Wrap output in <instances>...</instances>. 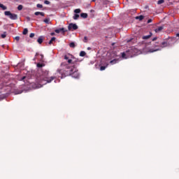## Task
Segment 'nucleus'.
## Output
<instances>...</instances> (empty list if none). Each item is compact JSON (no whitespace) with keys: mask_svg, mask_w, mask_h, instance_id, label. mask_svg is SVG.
<instances>
[{"mask_svg":"<svg viewBox=\"0 0 179 179\" xmlns=\"http://www.w3.org/2000/svg\"><path fill=\"white\" fill-rule=\"evenodd\" d=\"M62 69H58L57 72L62 75V78H66V76H71L75 79L79 78L80 74L78 70L76 67V65L68 64L66 62L61 64Z\"/></svg>","mask_w":179,"mask_h":179,"instance_id":"1","label":"nucleus"},{"mask_svg":"<svg viewBox=\"0 0 179 179\" xmlns=\"http://www.w3.org/2000/svg\"><path fill=\"white\" fill-rule=\"evenodd\" d=\"M55 79V76H49V71L47 70H38L36 74V80L41 86L45 85L48 83H50Z\"/></svg>","mask_w":179,"mask_h":179,"instance_id":"2","label":"nucleus"},{"mask_svg":"<svg viewBox=\"0 0 179 179\" xmlns=\"http://www.w3.org/2000/svg\"><path fill=\"white\" fill-rule=\"evenodd\" d=\"M4 15L6 16H8L12 20H16L18 18V16L17 14L12 13L10 11H5Z\"/></svg>","mask_w":179,"mask_h":179,"instance_id":"3","label":"nucleus"},{"mask_svg":"<svg viewBox=\"0 0 179 179\" xmlns=\"http://www.w3.org/2000/svg\"><path fill=\"white\" fill-rule=\"evenodd\" d=\"M64 59L67 60V64L76 65V63L78 62V59L73 58V59H69L68 55L64 56Z\"/></svg>","mask_w":179,"mask_h":179,"instance_id":"4","label":"nucleus"},{"mask_svg":"<svg viewBox=\"0 0 179 179\" xmlns=\"http://www.w3.org/2000/svg\"><path fill=\"white\" fill-rule=\"evenodd\" d=\"M168 46H169L168 42H165V41L159 43V45L158 43H156V45H155V48H166Z\"/></svg>","mask_w":179,"mask_h":179,"instance_id":"5","label":"nucleus"},{"mask_svg":"<svg viewBox=\"0 0 179 179\" xmlns=\"http://www.w3.org/2000/svg\"><path fill=\"white\" fill-rule=\"evenodd\" d=\"M78 29V27L77 26L76 24L71 23L69 25V31H71V29H73V31H74V30H77Z\"/></svg>","mask_w":179,"mask_h":179,"instance_id":"6","label":"nucleus"},{"mask_svg":"<svg viewBox=\"0 0 179 179\" xmlns=\"http://www.w3.org/2000/svg\"><path fill=\"white\" fill-rule=\"evenodd\" d=\"M55 33H62V34H65L66 32H67V29H65V28H59L55 30Z\"/></svg>","mask_w":179,"mask_h":179,"instance_id":"7","label":"nucleus"},{"mask_svg":"<svg viewBox=\"0 0 179 179\" xmlns=\"http://www.w3.org/2000/svg\"><path fill=\"white\" fill-rule=\"evenodd\" d=\"M152 36V32H150V34L148 36H142V39L143 40H148L149 38H150Z\"/></svg>","mask_w":179,"mask_h":179,"instance_id":"8","label":"nucleus"},{"mask_svg":"<svg viewBox=\"0 0 179 179\" xmlns=\"http://www.w3.org/2000/svg\"><path fill=\"white\" fill-rule=\"evenodd\" d=\"M164 29V27L161 26L155 29V31L156 33H160Z\"/></svg>","mask_w":179,"mask_h":179,"instance_id":"9","label":"nucleus"},{"mask_svg":"<svg viewBox=\"0 0 179 179\" xmlns=\"http://www.w3.org/2000/svg\"><path fill=\"white\" fill-rule=\"evenodd\" d=\"M43 41V36H39L38 38L37 39V42L39 44H42Z\"/></svg>","mask_w":179,"mask_h":179,"instance_id":"10","label":"nucleus"},{"mask_svg":"<svg viewBox=\"0 0 179 179\" xmlns=\"http://www.w3.org/2000/svg\"><path fill=\"white\" fill-rule=\"evenodd\" d=\"M35 15L36 16L41 15V17H44L45 16V13H41V12H36L35 13Z\"/></svg>","mask_w":179,"mask_h":179,"instance_id":"11","label":"nucleus"},{"mask_svg":"<svg viewBox=\"0 0 179 179\" xmlns=\"http://www.w3.org/2000/svg\"><path fill=\"white\" fill-rule=\"evenodd\" d=\"M118 62H119L118 59H114L113 60H110V64H117Z\"/></svg>","mask_w":179,"mask_h":179,"instance_id":"12","label":"nucleus"},{"mask_svg":"<svg viewBox=\"0 0 179 179\" xmlns=\"http://www.w3.org/2000/svg\"><path fill=\"white\" fill-rule=\"evenodd\" d=\"M80 17H83V18H84V19H85V18L87 17V13H82L80 14Z\"/></svg>","mask_w":179,"mask_h":179,"instance_id":"13","label":"nucleus"},{"mask_svg":"<svg viewBox=\"0 0 179 179\" xmlns=\"http://www.w3.org/2000/svg\"><path fill=\"white\" fill-rule=\"evenodd\" d=\"M136 19L139 20H143L144 19L143 15H139L138 17H136Z\"/></svg>","mask_w":179,"mask_h":179,"instance_id":"14","label":"nucleus"},{"mask_svg":"<svg viewBox=\"0 0 179 179\" xmlns=\"http://www.w3.org/2000/svg\"><path fill=\"white\" fill-rule=\"evenodd\" d=\"M55 39H56V38H55V37H52V39H50V41H49L48 44H49V45L52 44L53 41H55Z\"/></svg>","mask_w":179,"mask_h":179,"instance_id":"15","label":"nucleus"},{"mask_svg":"<svg viewBox=\"0 0 179 179\" xmlns=\"http://www.w3.org/2000/svg\"><path fill=\"white\" fill-rule=\"evenodd\" d=\"M158 50H161V48H155V50L151 49V50H149V52H155L158 51Z\"/></svg>","mask_w":179,"mask_h":179,"instance_id":"16","label":"nucleus"},{"mask_svg":"<svg viewBox=\"0 0 179 179\" xmlns=\"http://www.w3.org/2000/svg\"><path fill=\"white\" fill-rule=\"evenodd\" d=\"M86 55V52L81 51L80 52V57H85Z\"/></svg>","mask_w":179,"mask_h":179,"instance_id":"17","label":"nucleus"},{"mask_svg":"<svg viewBox=\"0 0 179 179\" xmlns=\"http://www.w3.org/2000/svg\"><path fill=\"white\" fill-rule=\"evenodd\" d=\"M0 8H2L3 10L7 9V7L1 3H0Z\"/></svg>","mask_w":179,"mask_h":179,"instance_id":"18","label":"nucleus"},{"mask_svg":"<svg viewBox=\"0 0 179 179\" xmlns=\"http://www.w3.org/2000/svg\"><path fill=\"white\" fill-rule=\"evenodd\" d=\"M27 33H28L27 28H24V30H23L22 34L26 35V34H27Z\"/></svg>","mask_w":179,"mask_h":179,"instance_id":"19","label":"nucleus"},{"mask_svg":"<svg viewBox=\"0 0 179 179\" xmlns=\"http://www.w3.org/2000/svg\"><path fill=\"white\" fill-rule=\"evenodd\" d=\"M70 48H76V44L73 42L71 43H70Z\"/></svg>","mask_w":179,"mask_h":179,"instance_id":"20","label":"nucleus"},{"mask_svg":"<svg viewBox=\"0 0 179 179\" xmlns=\"http://www.w3.org/2000/svg\"><path fill=\"white\" fill-rule=\"evenodd\" d=\"M44 66H45L44 64H40V63H38V64H37V67H38V68H42V67H43Z\"/></svg>","mask_w":179,"mask_h":179,"instance_id":"21","label":"nucleus"},{"mask_svg":"<svg viewBox=\"0 0 179 179\" xmlns=\"http://www.w3.org/2000/svg\"><path fill=\"white\" fill-rule=\"evenodd\" d=\"M79 17V15L78 14H75L73 16V20H78Z\"/></svg>","mask_w":179,"mask_h":179,"instance_id":"22","label":"nucleus"},{"mask_svg":"<svg viewBox=\"0 0 179 179\" xmlns=\"http://www.w3.org/2000/svg\"><path fill=\"white\" fill-rule=\"evenodd\" d=\"M107 67H108V66H101V67H100V71H105V69H106Z\"/></svg>","mask_w":179,"mask_h":179,"instance_id":"23","label":"nucleus"},{"mask_svg":"<svg viewBox=\"0 0 179 179\" xmlns=\"http://www.w3.org/2000/svg\"><path fill=\"white\" fill-rule=\"evenodd\" d=\"M83 41L84 43H87V41H88L87 37V36H84Z\"/></svg>","mask_w":179,"mask_h":179,"instance_id":"24","label":"nucleus"},{"mask_svg":"<svg viewBox=\"0 0 179 179\" xmlns=\"http://www.w3.org/2000/svg\"><path fill=\"white\" fill-rule=\"evenodd\" d=\"M17 9L22 10V9H23V6L22 4L19 5Z\"/></svg>","mask_w":179,"mask_h":179,"instance_id":"25","label":"nucleus"},{"mask_svg":"<svg viewBox=\"0 0 179 179\" xmlns=\"http://www.w3.org/2000/svg\"><path fill=\"white\" fill-rule=\"evenodd\" d=\"M74 13H80V9H79V8H77V9H76L75 10H74Z\"/></svg>","mask_w":179,"mask_h":179,"instance_id":"26","label":"nucleus"},{"mask_svg":"<svg viewBox=\"0 0 179 179\" xmlns=\"http://www.w3.org/2000/svg\"><path fill=\"white\" fill-rule=\"evenodd\" d=\"M44 22L47 24H49V22H50V19H45L44 20Z\"/></svg>","mask_w":179,"mask_h":179,"instance_id":"27","label":"nucleus"},{"mask_svg":"<svg viewBox=\"0 0 179 179\" xmlns=\"http://www.w3.org/2000/svg\"><path fill=\"white\" fill-rule=\"evenodd\" d=\"M122 57L123 59H127V57H126V53H125V52H122Z\"/></svg>","mask_w":179,"mask_h":179,"instance_id":"28","label":"nucleus"},{"mask_svg":"<svg viewBox=\"0 0 179 179\" xmlns=\"http://www.w3.org/2000/svg\"><path fill=\"white\" fill-rule=\"evenodd\" d=\"M164 1H158L157 4V5H161V4L164 3Z\"/></svg>","mask_w":179,"mask_h":179,"instance_id":"29","label":"nucleus"},{"mask_svg":"<svg viewBox=\"0 0 179 179\" xmlns=\"http://www.w3.org/2000/svg\"><path fill=\"white\" fill-rule=\"evenodd\" d=\"M1 38H6V32H4V33L1 35Z\"/></svg>","mask_w":179,"mask_h":179,"instance_id":"30","label":"nucleus"},{"mask_svg":"<svg viewBox=\"0 0 179 179\" xmlns=\"http://www.w3.org/2000/svg\"><path fill=\"white\" fill-rule=\"evenodd\" d=\"M40 57H41L40 61H41V62H43V58H44L43 55L41 54V55H40Z\"/></svg>","mask_w":179,"mask_h":179,"instance_id":"31","label":"nucleus"},{"mask_svg":"<svg viewBox=\"0 0 179 179\" xmlns=\"http://www.w3.org/2000/svg\"><path fill=\"white\" fill-rule=\"evenodd\" d=\"M34 36H35V34L31 33V34H30V35H29V38H32L34 37Z\"/></svg>","mask_w":179,"mask_h":179,"instance_id":"32","label":"nucleus"},{"mask_svg":"<svg viewBox=\"0 0 179 179\" xmlns=\"http://www.w3.org/2000/svg\"><path fill=\"white\" fill-rule=\"evenodd\" d=\"M14 40H15V41H19V40H20V36H15V37L14 38Z\"/></svg>","mask_w":179,"mask_h":179,"instance_id":"33","label":"nucleus"},{"mask_svg":"<svg viewBox=\"0 0 179 179\" xmlns=\"http://www.w3.org/2000/svg\"><path fill=\"white\" fill-rule=\"evenodd\" d=\"M37 8H43V5L42 4H37Z\"/></svg>","mask_w":179,"mask_h":179,"instance_id":"34","label":"nucleus"},{"mask_svg":"<svg viewBox=\"0 0 179 179\" xmlns=\"http://www.w3.org/2000/svg\"><path fill=\"white\" fill-rule=\"evenodd\" d=\"M38 55H39L38 52H36L35 58H34V61H35L36 59V57L38 56Z\"/></svg>","mask_w":179,"mask_h":179,"instance_id":"35","label":"nucleus"},{"mask_svg":"<svg viewBox=\"0 0 179 179\" xmlns=\"http://www.w3.org/2000/svg\"><path fill=\"white\" fill-rule=\"evenodd\" d=\"M45 3L47 4V5H48V4L50 3V2L49 1H45Z\"/></svg>","mask_w":179,"mask_h":179,"instance_id":"36","label":"nucleus"},{"mask_svg":"<svg viewBox=\"0 0 179 179\" xmlns=\"http://www.w3.org/2000/svg\"><path fill=\"white\" fill-rule=\"evenodd\" d=\"M152 22V20L150 19V20H148V24H150Z\"/></svg>","mask_w":179,"mask_h":179,"instance_id":"37","label":"nucleus"},{"mask_svg":"<svg viewBox=\"0 0 179 179\" xmlns=\"http://www.w3.org/2000/svg\"><path fill=\"white\" fill-rule=\"evenodd\" d=\"M157 40V37H155L154 38L152 39V41H156Z\"/></svg>","mask_w":179,"mask_h":179,"instance_id":"38","label":"nucleus"},{"mask_svg":"<svg viewBox=\"0 0 179 179\" xmlns=\"http://www.w3.org/2000/svg\"><path fill=\"white\" fill-rule=\"evenodd\" d=\"M50 35L52 36H53L55 35V34L54 32H52V33L50 34Z\"/></svg>","mask_w":179,"mask_h":179,"instance_id":"39","label":"nucleus"},{"mask_svg":"<svg viewBox=\"0 0 179 179\" xmlns=\"http://www.w3.org/2000/svg\"><path fill=\"white\" fill-rule=\"evenodd\" d=\"M24 79H26V76H23V77L21 78V80H24Z\"/></svg>","mask_w":179,"mask_h":179,"instance_id":"40","label":"nucleus"},{"mask_svg":"<svg viewBox=\"0 0 179 179\" xmlns=\"http://www.w3.org/2000/svg\"><path fill=\"white\" fill-rule=\"evenodd\" d=\"M144 9H148V6H145V7H144Z\"/></svg>","mask_w":179,"mask_h":179,"instance_id":"41","label":"nucleus"},{"mask_svg":"<svg viewBox=\"0 0 179 179\" xmlns=\"http://www.w3.org/2000/svg\"><path fill=\"white\" fill-rule=\"evenodd\" d=\"M176 37L179 38V33L176 34Z\"/></svg>","mask_w":179,"mask_h":179,"instance_id":"42","label":"nucleus"},{"mask_svg":"<svg viewBox=\"0 0 179 179\" xmlns=\"http://www.w3.org/2000/svg\"><path fill=\"white\" fill-rule=\"evenodd\" d=\"M106 2H107V3H106V4H107V3H109L110 1H106Z\"/></svg>","mask_w":179,"mask_h":179,"instance_id":"43","label":"nucleus"},{"mask_svg":"<svg viewBox=\"0 0 179 179\" xmlns=\"http://www.w3.org/2000/svg\"><path fill=\"white\" fill-rule=\"evenodd\" d=\"M27 19L29 20V17H27Z\"/></svg>","mask_w":179,"mask_h":179,"instance_id":"44","label":"nucleus"},{"mask_svg":"<svg viewBox=\"0 0 179 179\" xmlns=\"http://www.w3.org/2000/svg\"><path fill=\"white\" fill-rule=\"evenodd\" d=\"M161 1H163V0H161Z\"/></svg>","mask_w":179,"mask_h":179,"instance_id":"45","label":"nucleus"}]
</instances>
